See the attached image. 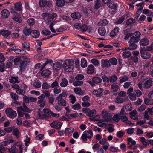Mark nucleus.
Returning a JSON list of instances; mask_svg holds the SVG:
<instances>
[{
    "instance_id": "1",
    "label": "nucleus",
    "mask_w": 153,
    "mask_h": 153,
    "mask_svg": "<svg viewBox=\"0 0 153 153\" xmlns=\"http://www.w3.org/2000/svg\"><path fill=\"white\" fill-rule=\"evenodd\" d=\"M74 61L71 59H67L63 64V67L64 70L68 72H72L74 68Z\"/></svg>"
},
{
    "instance_id": "2",
    "label": "nucleus",
    "mask_w": 153,
    "mask_h": 153,
    "mask_svg": "<svg viewBox=\"0 0 153 153\" xmlns=\"http://www.w3.org/2000/svg\"><path fill=\"white\" fill-rule=\"evenodd\" d=\"M141 33L139 31H136L133 34L132 37H131L129 43H135L137 42L140 39V36Z\"/></svg>"
},
{
    "instance_id": "3",
    "label": "nucleus",
    "mask_w": 153,
    "mask_h": 153,
    "mask_svg": "<svg viewBox=\"0 0 153 153\" xmlns=\"http://www.w3.org/2000/svg\"><path fill=\"white\" fill-rule=\"evenodd\" d=\"M102 121L108 122L111 120V114L108 112L106 111H103L102 112Z\"/></svg>"
},
{
    "instance_id": "4",
    "label": "nucleus",
    "mask_w": 153,
    "mask_h": 153,
    "mask_svg": "<svg viewBox=\"0 0 153 153\" xmlns=\"http://www.w3.org/2000/svg\"><path fill=\"white\" fill-rule=\"evenodd\" d=\"M6 114L9 118H13L17 116L16 112L10 108H7L5 111Z\"/></svg>"
},
{
    "instance_id": "5",
    "label": "nucleus",
    "mask_w": 153,
    "mask_h": 153,
    "mask_svg": "<svg viewBox=\"0 0 153 153\" xmlns=\"http://www.w3.org/2000/svg\"><path fill=\"white\" fill-rule=\"evenodd\" d=\"M145 81L143 83V88L145 89H149L152 86L153 84V81L152 78L146 80L144 79L143 80Z\"/></svg>"
},
{
    "instance_id": "6",
    "label": "nucleus",
    "mask_w": 153,
    "mask_h": 153,
    "mask_svg": "<svg viewBox=\"0 0 153 153\" xmlns=\"http://www.w3.org/2000/svg\"><path fill=\"white\" fill-rule=\"evenodd\" d=\"M103 89L101 88H100L94 90L92 92V94L96 97H100L102 96V93Z\"/></svg>"
},
{
    "instance_id": "7",
    "label": "nucleus",
    "mask_w": 153,
    "mask_h": 153,
    "mask_svg": "<svg viewBox=\"0 0 153 153\" xmlns=\"http://www.w3.org/2000/svg\"><path fill=\"white\" fill-rule=\"evenodd\" d=\"M42 17L43 19L47 17L48 19H53L57 17V16L56 13H54L50 14L49 13L45 12L42 14Z\"/></svg>"
},
{
    "instance_id": "8",
    "label": "nucleus",
    "mask_w": 153,
    "mask_h": 153,
    "mask_svg": "<svg viewBox=\"0 0 153 153\" xmlns=\"http://www.w3.org/2000/svg\"><path fill=\"white\" fill-rule=\"evenodd\" d=\"M40 6L42 7L45 6L51 7L52 3L50 1H48L46 0H40L39 2Z\"/></svg>"
},
{
    "instance_id": "9",
    "label": "nucleus",
    "mask_w": 153,
    "mask_h": 153,
    "mask_svg": "<svg viewBox=\"0 0 153 153\" xmlns=\"http://www.w3.org/2000/svg\"><path fill=\"white\" fill-rule=\"evenodd\" d=\"M62 124L61 122L54 121L50 124V126L52 127L58 129L61 128Z\"/></svg>"
},
{
    "instance_id": "10",
    "label": "nucleus",
    "mask_w": 153,
    "mask_h": 153,
    "mask_svg": "<svg viewBox=\"0 0 153 153\" xmlns=\"http://www.w3.org/2000/svg\"><path fill=\"white\" fill-rule=\"evenodd\" d=\"M141 56L144 59H148L150 58L151 55L150 53L143 51H140Z\"/></svg>"
},
{
    "instance_id": "11",
    "label": "nucleus",
    "mask_w": 153,
    "mask_h": 153,
    "mask_svg": "<svg viewBox=\"0 0 153 153\" xmlns=\"http://www.w3.org/2000/svg\"><path fill=\"white\" fill-rule=\"evenodd\" d=\"M63 64L62 61L58 62L56 63H54L53 65V68L54 70L57 71L59 70L60 68L63 67Z\"/></svg>"
},
{
    "instance_id": "12",
    "label": "nucleus",
    "mask_w": 153,
    "mask_h": 153,
    "mask_svg": "<svg viewBox=\"0 0 153 153\" xmlns=\"http://www.w3.org/2000/svg\"><path fill=\"white\" fill-rule=\"evenodd\" d=\"M56 101H57L58 104L59 106H65L66 105V102L62 98L57 97Z\"/></svg>"
},
{
    "instance_id": "13",
    "label": "nucleus",
    "mask_w": 153,
    "mask_h": 153,
    "mask_svg": "<svg viewBox=\"0 0 153 153\" xmlns=\"http://www.w3.org/2000/svg\"><path fill=\"white\" fill-rule=\"evenodd\" d=\"M13 59L14 57L13 56H11L10 57L5 65L6 68H10L12 67Z\"/></svg>"
},
{
    "instance_id": "14",
    "label": "nucleus",
    "mask_w": 153,
    "mask_h": 153,
    "mask_svg": "<svg viewBox=\"0 0 153 153\" xmlns=\"http://www.w3.org/2000/svg\"><path fill=\"white\" fill-rule=\"evenodd\" d=\"M10 12L9 11L6 9H4L3 10L1 13L2 17L4 19L7 18L9 16Z\"/></svg>"
},
{
    "instance_id": "15",
    "label": "nucleus",
    "mask_w": 153,
    "mask_h": 153,
    "mask_svg": "<svg viewBox=\"0 0 153 153\" xmlns=\"http://www.w3.org/2000/svg\"><path fill=\"white\" fill-rule=\"evenodd\" d=\"M149 43V41L147 38L145 37L142 39L140 42V45L145 46L148 45Z\"/></svg>"
},
{
    "instance_id": "16",
    "label": "nucleus",
    "mask_w": 153,
    "mask_h": 153,
    "mask_svg": "<svg viewBox=\"0 0 153 153\" xmlns=\"http://www.w3.org/2000/svg\"><path fill=\"white\" fill-rule=\"evenodd\" d=\"M107 5L109 8L114 10H117L118 6L117 3H115L112 1L108 3Z\"/></svg>"
},
{
    "instance_id": "17",
    "label": "nucleus",
    "mask_w": 153,
    "mask_h": 153,
    "mask_svg": "<svg viewBox=\"0 0 153 153\" xmlns=\"http://www.w3.org/2000/svg\"><path fill=\"white\" fill-rule=\"evenodd\" d=\"M31 35L33 38H37L39 37L40 33L39 32L38 30H33L31 31Z\"/></svg>"
},
{
    "instance_id": "18",
    "label": "nucleus",
    "mask_w": 153,
    "mask_h": 153,
    "mask_svg": "<svg viewBox=\"0 0 153 153\" xmlns=\"http://www.w3.org/2000/svg\"><path fill=\"white\" fill-rule=\"evenodd\" d=\"M21 16L18 13L16 15H13L12 19L14 21L19 23H21L22 22V20L20 19Z\"/></svg>"
},
{
    "instance_id": "19",
    "label": "nucleus",
    "mask_w": 153,
    "mask_h": 153,
    "mask_svg": "<svg viewBox=\"0 0 153 153\" xmlns=\"http://www.w3.org/2000/svg\"><path fill=\"white\" fill-rule=\"evenodd\" d=\"M102 67L103 68H108L111 66L109 60L107 59L105 60L102 63Z\"/></svg>"
},
{
    "instance_id": "20",
    "label": "nucleus",
    "mask_w": 153,
    "mask_h": 153,
    "mask_svg": "<svg viewBox=\"0 0 153 153\" xmlns=\"http://www.w3.org/2000/svg\"><path fill=\"white\" fill-rule=\"evenodd\" d=\"M149 140H146L143 137H140V140L142 143L144 147H146L149 145Z\"/></svg>"
},
{
    "instance_id": "21",
    "label": "nucleus",
    "mask_w": 153,
    "mask_h": 153,
    "mask_svg": "<svg viewBox=\"0 0 153 153\" xmlns=\"http://www.w3.org/2000/svg\"><path fill=\"white\" fill-rule=\"evenodd\" d=\"M74 91L77 94L79 95H83L84 94V92L80 88L76 87L74 89Z\"/></svg>"
},
{
    "instance_id": "22",
    "label": "nucleus",
    "mask_w": 153,
    "mask_h": 153,
    "mask_svg": "<svg viewBox=\"0 0 153 153\" xmlns=\"http://www.w3.org/2000/svg\"><path fill=\"white\" fill-rule=\"evenodd\" d=\"M119 88V86L116 83L112 84L111 86V89L112 90V92H117Z\"/></svg>"
},
{
    "instance_id": "23",
    "label": "nucleus",
    "mask_w": 153,
    "mask_h": 153,
    "mask_svg": "<svg viewBox=\"0 0 153 153\" xmlns=\"http://www.w3.org/2000/svg\"><path fill=\"white\" fill-rule=\"evenodd\" d=\"M14 8L16 10L20 11L22 9V4L20 2L16 3L14 5Z\"/></svg>"
},
{
    "instance_id": "24",
    "label": "nucleus",
    "mask_w": 153,
    "mask_h": 153,
    "mask_svg": "<svg viewBox=\"0 0 153 153\" xmlns=\"http://www.w3.org/2000/svg\"><path fill=\"white\" fill-rule=\"evenodd\" d=\"M119 29L118 27L114 28L110 33V36L111 37H113L117 34L119 32Z\"/></svg>"
},
{
    "instance_id": "25",
    "label": "nucleus",
    "mask_w": 153,
    "mask_h": 153,
    "mask_svg": "<svg viewBox=\"0 0 153 153\" xmlns=\"http://www.w3.org/2000/svg\"><path fill=\"white\" fill-rule=\"evenodd\" d=\"M98 31L99 34L102 36H104L106 32L105 28L103 27H101L99 28L98 29Z\"/></svg>"
},
{
    "instance_id": "26",
    "label": "nucleus",
    "mask_w": 153,
    "mask_h": 153,
    "mask_svg": "<svg viewBox=\"0 0 153 153\" xmlns=\"http://www.w3.org/2000/svg\"><path fill=\"white\" fill-rule=\"evenodd\" d=\"M68 84V82L66 79L65 78H63L60 85L62 87H65L67 86Z\"/></svg>"
},
{
    "instance_id": "27",
    "label": "nucleus",
    "mask_w": 153,
    "mask_h": 153,
    "mask_svg": "<svg viewBox=\"0 0 153 153\" xmlns=\"http://www.w3.org/2000/svg\"><path fill=\"white\" fill-rule=\"evenodd\" d=\"M94 67L93 65H90L88 66L87 70V73L88 74H92L94 72Z\"/></svg>"
},
{
    "instance_id": "28",
    "label": "nucleus",
    "mask_w": 153,
    "mask_h": 153,
    "mask_svg": "<svg viewBox=\"0 0 153 153\" xmlns=\"http://www.w3.org/2000/svg\"><path fill=\"white\" fill-rule=\"evenodd\" d=\"M1 33L2 36L7 38L11 34V32L8 30H1Z\"/></svg>"
},
{
    "instance_id": "29",
    "label": "nucleus",
    "mask_w": 153,
    "mask_h": 153,
    "mask_svg": "<svg viewBox=\"0 0 153 153\" xmlns=\"http://www.w3.org/2000/svg\"><path fill=\"white\" fill-rule=\"evenodd\" d=\"M33 85L34 87L37 88H39L41 86V82L39 80H35L33 83Z\"/></svg>"
},
{
    "instance_id": "30",
    "label": "nucleus",
    "mask_w": 153,
    "mask_h": 153,
    "mask_svg": "<svg viewBox=\"0 0 153 153\" xmlns=\"http://www.w3.org/2000/svg\"><path fill=\"white\" fill-rule=\"evenodd\" d=\"M37 103L40 107L43 108L45 105L46 101L45 100H39Z\"/></svg>"
},
{
    "instance_id": "31",
    "label": "nucleus",
    "mask_w": 153,
    "mask_h": 153,
    "mask_svg": "<svg viewBox=\"0 0 153 153\" xmlns=\"http://www.w3.org/2000/svg\"><path fill=\"white\" fill-rule=\"evenodd\" d=\"M136 19L135 18L134 19H133V18H129L126 22V25H130L136 22Z\"/></svg>"
},
{
    "instance_id": "32",
    "label": "nucleus",
    "mask_w": 153,
    "mask_h": 153,
    "mask_svg": "<svg viewBox=\"0 0 153 153\" xmlns=\"http://www.w3.org/2000/svg\"><path fill=\"white\" fill-rule=\"evenodd\" d=\"M9 82L12 83L18 82V78L17 76H11L10 79H9Z\"/></svg>"
},
{
    "instance_id": "33",
    "label": "nucleus",
    "mask_w": 153,
    "mask_h": 153,
    "mask_svg": "<svg viewBox=\"0 0 153 153\" xmlns=\"http://www.w3.org/2000/svg\"><path fill=\"white\" fill-rule=\"evenodd\" d=\"M71 16L73 18L79 19L81 17V15L79 13L75 12L71 14Z\"/></svg>"
},
{
    "instance_id": "34",
    "label": "nucleus",
    "mask_w": 153,
    "mask_h": 153,
    "mask_svg": "<svg viewBox=\"0 0 153 153\" xmlns=\"http://www.w3.org/2000/svg\"><path fill=\"white\" fill-rule=\"evenodd\" d=\"M56 2V5L58 7H61L64 6L65 1V0H58Z\"/></svg>"
},
{
    "instance_id": "35",
    "label": "nucleus",
    "mask_w": 153,
    "mask_h": 153,
    "mask_svg": "<svg viewBox=\"0 0 153 153\" xmlns=\"http://www.w3.org/2000/svg\"><path fill=\"white\" fill-rule=\"evenodd\" d=\"M118 79V77L115 75H114L111 76L109 78V81L111 83H114V82L116 81Z\"/></svg>"
},
{
    "instance_id": "36",
    "label": "nucleus",
    "mask_w": 153,
    "mask_h": 153,
    "mask_svg": "<svg viewBox=\"0 0 153 153\" xmlns=\"http://www.w3.org/2000/svg\"><path fill=\"white\" fill-rule=\"evenodd\" d=\"M85 134L88 139L91 138L93 136V133L90 130H88L85 131Z\"/></svg>"
},
{
    "instance_id": "37",
    "label": "nucleus",
    "mask_w": 153,
    "mask_h": 153,
    "mask_svg": "<svg viewBox=\"0 0 153 153\" xmlns=\"http://www.w3.org/2000/svg\"><path fill=\"white\" fill-rule=\"evenodd\" d=\"M96 114V111L95 109L90 110L88 113L87 115L89 117H93Z\"/></svg>"
},
{
    "instance_id": "38",
    "label": "nucleus",
    "mask_w": 153,
    "mask_h": 153,
    "mask_svg": "<svg viewBox=\"0 0 153 153\" xmlns=\"http://www.w3.org/2000/svg\"><path fill=\"white\" fill-rule=\"evenodd\" d=\"M27 65V62L26 60H24L22 62L20 65V70H22L24 69Z\"/></svg>"
},
{
    "instance_id": "39",
    "label": "nucleus",
    "mask_w": 153,
    "mask_h": 153,
    "mask_svg": "<svg viewBox=\"0 0 153 153\" xmlns=\"http://www.w3.org/2000/svg\"><path fill=\"white\" fill-rule=\"evenodd\" d=\"M81 65L83 68L86 67L87 65V63L86 59L84 58H82L81 59Z\"/></svg>"
},
{
    "instance_id": "40",
    "label": "nucleus",
    "mask_w": 153,
    "mask_h": 153,
    "mask_svg": "<svg viewBox=\"0 0 153 153\" xmlns=\"http://www.w3.org/2000/svg\"><path fill=\"white\" fill-rule=\"evenodd\" d=\"M131 55V53L129 51L124 52L123 53L122 56L124 58H128Z\"/></svg>"
},
{
    "instance_id": "41",
    "label": "nucleus",
    "mask_w": 153,
    "mask_h": 153,
    "mask_svg": "<svg viewBox=\"0 0 153 153\" xmlns=\"http://www.w3.org/2000/svg\"><path fill=\"white\" fill-rule=\"evenodd\" d=\"M129 44L128 49L130 50H133L136 49L137 45L134 43H129Z\"/></svg>"
},
{
    "instance_id": "42",
    "label": "nucleus",
    "mask_w": 153,
    "mask_h": 153,
    "mask_svg": "<svg viewBox=\"0 0 153 153\" xmlns=\"http://www.w3.org/2000/svg\"><path fill=\"white\" fill-rule=\"evenodd\" d=\"M144 102L145 104L147 105H151L153 104V100L145 98L144 100Z\"/></svg>"
},
{
    "instance_id": "43",
    "label": "nucleus",
    "mask_w": 153,
    "mask_h": 153,
    "mask_svg": "<svg viewBox=\"0 0 153 153\" xmlns=\"http://www.w3.org/2000/svg\"><path fill=\"white\" fill-rule=\"evenodd\" d=\"M101 6V0H96L95 1V4L94 5L95 9H98Z\"/></svg>"
},
{
    "instance_id": "44",
    "label": "nucleus",
    "mask_w": 153,
    "mask_h": 153,
    "mask_svg": "<svg viewBox=\"0 0 153 153\" xmlns=\"http://www.w3.org/2000/svg\"><path fill=\"white\" fill-rule=\"evenodd\" d=\"M23 33L26 36H28L30 34H31V30L30 29L26 28L23 30Z\"/></svg>"
},
{
    "instance_id": "45",
    "label": "nucleus",
    "mask_w": 153,
    "mask_h": 153,
    "mask_svg": "<svg viewBox=\"0 0 153 153\" xmlns=\"http://www.w3.org/2000/svg\"><path fill=\"white\" fill-rule=\"evenodd\" d=\"M73 85L75 86H81L83 83V82L82 81L76 80L73 83Z\"/></svg>"
},
{
    "instance_id": "46",
    "label": "nucleus",
    "mask_w": 153,
    "mask_h": 153,
    "mask_svg": "<svg viewBox=\"0 0 153 153\" xmlns=\"http://www.w3.org/2000/svg\"><path fill=\"white\" fill-rule=\"evenodd\" d=\"M51 85L46 82H44L42 85V88L43 89L46 90L50 88Z\"/></svg>"
},
{
    "instance_id": "47",
    "label": "nucleus",
    "mask_w": 153,
    "mask_h": 153,
    "mask_svg": "<svg viewBox=\"0 0 153 153\" xmlns=\"http://www.w3.org/2000/svg\"><path fill=\"white\" fill-rule=\"evenodd\" d=\"M16 92L19 95H22L23 96L26 93L25 91V90L22 89L20 88L17 90H16Z\"/></svg>"
},
{
    "instance_id": "48",
    "label": "nucleus",
    "mask_w": 153,
    "mask_h": 153,
    "mask_svg": "<svg viewBox=\"0 0 153 153\" xmlns=\"http://www.w3.org/2000/svg\"><path fill=\"white\" fill-rule=\"evenodd\" d=\"M108 23V21L106 19H104L102 21H100L98 24L99 26H105Z\"/></svg>"
},
{
    "instance_id": "49",
    "label": "nucleus",
    "mask_w": 153,
    "mask_h": 153,
    "mask_svg": "<svg viewBox=\"0 0 153 153\" xmlns=\"http://www.w3.org/2000/svg\"><path fill=\"white\" fill-rule=\"evenodd\" d=\"M50 73V71L47 69L43 71L41 73V75L42 76H48Z\"/></svg>"
},
{
    "instance_id": "50",
    "label": "nucleus",
    "mask_w": 153,
    "mask_h": 153,
    "mask_svg": "<svg viewBox=\"0 0 153 153\" xmlns=\"http://www.w3.org/2000/svg\"><path fill=\"white\" fill-rule=\"evenodd\" d=\"M92 80L95 83L98 84L102 82V79L99 77H95L93 78Z\"/></svg>"
},
{
    "instance_id": "51",
    "label": "nucleus",
    "mask_w": 153,
    "mask_h": 153,
    "mask_svg": "<svg viewBox=\"0 0 153 153\" xmlns=\"http://www.w3.org/2000/svg\"><path fill=\"white\" fill-rule=\"evenodd\" d=\"M22 45L23 48H27L28 51L29 50L30 45L28 42H24L22 43Z\"/></svg>"
},
{
    "instance_id": "52",
    "label": "nucleus",
    "mask_w": 153,
    "mask_h": 153,
    "mask_svg": "<svg viewBox=\"0 0 153 153\" xmlns=\"http://www.w3.org/2000/svg\"><path fill=\"white\" fill-rule=\"evenodd\" d=\"M110 62L113 65H116L117 63V59L115 58H112L109 59Z\"/></svg>"
},
{
    "instance_id": "53",
    "label": "nucleus",
    "mask_w": 153,
    "mask_h": 153,
    "mask_svg": "<svg viewBox=\"0 0 153 153\" xmlns=\"http://www.w3.org/2000/svg\"><path fill=\"white\" fill-rule=\"evenodd\" d=\"M124 100L123 98H120L119 97H117L115 99V102L117 103H121L123 102Z\"/></svg>"
},
{
    "instance_id": "54",
    "label": "nucleus",
    "mask_w": 153,
    "mask_h": 153,
    "mask_svg": "<svg viewBox=\"0 0 153 153\" xmlns=\"http://www.w3.org/2000/svg\"><path fill=\"white\" fill-rule=\"evenodd\" d=\"M120 119V116L117 114L114 115L113 117V120L117 122H118Z\"/></svg>"
},
{
    "instance_id": "55",
    "label": "nucleus",
    "mask_w": 153,
    "mask_h": 153,
    "mask_svg": "<svg viewBox=\"0 0 153 153\" xmlns=\"http://www.w3.org/2000/svg\"><path fill=\"white\" fill-rule=\"evenodd\" d=\"M133 93L137 97H140L142 94L141 92L139 90H135L134 91Z\"/></svg>"
},
{
    "instance_id": "56",
    "label": "nucleus",
    "mask_w": 153,
    "mask_h": 153,
    "mask_svg": "<svg viewBox=\"0 0 153 153\" xmlns=\"http://www.w3.org/2000/svg\"><path fill=\"white\" fill-rule=\"evenodd\" d=\"M143 7L142 6H140V7L137 10V11L136 12V15L137 16V17L135 18L136 19H137L138 17H139V16L140 15V13L142 10L143 9Z\"/></svg>"
},
{
    "instance_id": "57",
    "label": "nucleus",
    "mask_w": 153,
    "mask_h": 153,
    "mask_svg": "<svg viewBox=\"0 0 153 153\" xmlns=\"http://www.w3.org/2000/svg\"><path fill=\"white\" fill-rule=\"evenodd\" d=\"M84 76L82 74H79L75 77V79L77 80L81 81L83 79Z\"/></svg>"
},
{
    "instance_id": "58",
    "label": "nucleus",
    "mask_w": 153,
    "mask_h": 153,
    "mask_svg": "<svg viewBox=\"0 0 153 153\" xmlns=\"http://www.w3.org/2000/svg\"><path fill=\"white\" fill-rule=\"evenodd\" d=\"M88 28L87 26L84 24L81 25L80 29L82 31L85 32L87 30Z\"/></svg>"
},
{
    "instance_id": "59",
    "label": "nucleus",
    "mask_w": 153,
    "mask_h": 153,
    "mask_svg": "<svg viewBox=\"0 0 153 153\" xmlns=\"http://www.w3.org/2000/svg\"><path fill=\"white\" fill-rule=\"evenodd\" d=\"M11 97L14 100H17L18 98V96L17 95L16 93H11L10 94Z\"/></svg>"
},
{
    "instance_id": "60",
    "label": "nucleus",
    "mask_w": 153,
    "mask_h": 153,
    "mask_svg": "<svg viewBox=\"0 0 153 153\" xmlns=\"http://www.w3.org/2000/svg\"><path fill=\"white\" fill-rule=\"evenodd\" d=\"M143 114L144 119L147 120H149L150 119V117L148 114V112L146 111Z\"/></svg>"
},
{
    "instance_id": "61",
    "label": "nucleus",
    "mask_w": 153,
    "mask_h": 153,
    "mask_svg": "<svg viewBox=\"0 0 153 153\" xmlns=\"http://www.w3.org/2000/svg\"><path fill=\"white\" fill-rule=\"evenodd\" d=\"M125 134V132L121 131L117 132V136L119 138H121Z\"/></svg>"
},
{
    "instance_id": "62",
    "label": "nucleus",
    "mask_w": 153,
    "mask_h": 153,
    "mask_svg": "<svg viewBox=\"0 0 153 153\" xmlns=\"http://www.w3.org/2000/svg\"><path fill=\"white\" fill-rule=\"evenodd\" d=\"M59 86L58 82L57 81H55L54 82L52 83L51 85V88H55Z\"/></svg>"
},
{
    "instance_id": "63",
    "label": "nucleus",
    "mask_w": 153,
    "mask_h": 153,
    "mask_svg": "<svg viewBox=\"0 0 153 153\" xmlns=\"http://www.w3.org/2000/svg\"><path fill=\"white\" fill-rule=\"evenodd\" d=\"M14 128L15 127L14 126L7 127L5 128L4 131L6 132V133H10L11 132Z\"/></svg>"
},
{
    "instance_id": "64",
    "label": "nucleus",
    "mask_w": 153,
    "mask_h": 153,
    "mask_svg": "<svg viewBox=\"0 0 153 153\" xmlns=\"http://www.w3.org/2000/svg\"><path fill=\"white\" fill-rule=\"evenodd\" d=\"M81 108L80 104L77 103L74 105L72 107V108L74 110H78Z\"/></svg>"
}]
</instances>
